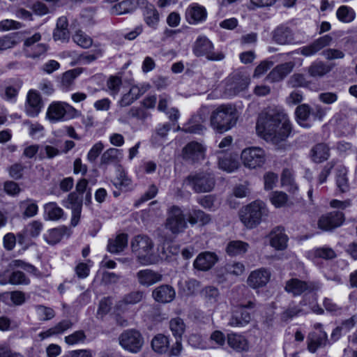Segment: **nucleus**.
Masks as SVG:
<instances>
[{"mask_svg":"<svg viewBox=\"0 0 357 357\" xmlns=\"http://www.w3.org/2000/svg\"><path fill=\"white\" fill-rule=\"evenodd\" d=\"M256 130L265 140L278 144L288 137L291 127L284 110L275 106L268 107L259 114Z\"/></svg>","mask_w":357,"mask_h":357,"instance_id":"nucleus-1","label":"nucleus"},{"mask_svg":"<svg viewBox=\"0 0 357 357\" xmlns=\"http://www.w3.org/2000/svg\"><path fill=\"white\" fill-rule=\"evenodd\" d=\"M238 119V113L231 104L218 106L211 115V125L219 132L228 131L234 127Z\"/></svg>","mask_w":357,"mask_h":357,"instance_id":"nucleus-2","label":"nucleus"},{"mask_svg":"<svg viewBox=\"0 0 357 357\" xmlns=\"http://www.w3.org/2000/svg\"><path fill=\"white\" fill-rule=\"evenodd\" d=\"M268 215L266 204L256 200L243 206L239 211V218L243 225L249 229L257 227Z\"/></svg>","mask_w":357,"mask_h":357,"instance_id":"nucleus-3","label":"nucleus"},{"mask_svg":"<svg viewBox=\"0 0 357 357\" xmlns=\"http://www.w3.org/2000/svg\"><path fill=\"white\" fill-rule=\"evenodd\" d=\"M153 245V241L146 235H137L131 241L132 252L142 265H150L155 263Z\"/></svg>","mask_w":357,"mask_h":357,"instance_id":"nucleus-4","label":"nucleus"},{"mask_svg":"<svg viewBox=\"0 0 357 357\" xmlns=\"http://www.w3.org/2000/svg\"><path fill=\"white\" fill-rule=\"evenodd\" d=\"M195 193H206L212 191L215 185V178L211 172L201 171L189 174L183 181Z\"/></svg>","mask_w":357,"mask_h":357,"instance_id":"nucleus-5","label":"nucleus"},{"mask_svg":"<svg viewBox=\"0 0 357 357\" xmlns=\"http://www.w3.org/2000/svg\"><path fill=\"white\" fill-rule=\"evenodd\" d=\"M80 112L65 102H53L47 110L46 117L52 123L65 121L78 117Z\"/></svg>","mask_w":357,"mask_h":357,"instance_id":"nucleus-6","label":"nucleus"},{"mask_svg":"<svg viewBox=\"0 0 357 357\" xmlns=\"http://www.w3.org/2000/svg\"><path fill=\"white\" fill-rule=\"evenodd\" d=\"M193 53L197 56H205L210 61H221L225 55L221 52H215L211 41L205 36H199L195 42Z\"/></svg>","mask_w":357,"mask_h":357,"instance_id":"nucleus-7","label":"nucleus"},{"mask_svg":"<svg viewBox=\"0 0 357 357\" xmlns=\"http://www.w3.org/2000/svg\"><path fill=\"white\" fill-rule=\"evenodd\" d=\"M241 157L244 166L249 169L262 167L266 160L265 151L262 149L256 146L243 149Z\"/></svg>","mask_w":357,"mask_h":357,"instance_id":"nucleus-8","label":"nucleus"},{"mask_svg":"<svg viewBox=\"0 0 357 357\" xmlns=\"http://www.w3.org/2000/svg\"><path fill=\"white\" fill-rule=\"evenodd\" d=\"M120 345L131 353L139 352L144 344V338L136 330H126L119 337Z\"/></svg>","mask_w":357,"mask_h":357,"instance_id":"nucleus-9","label":"nucleus"},{"mask_svg":"<svg viewBox=\"0 0 357 357\" xmlns=\"http://www.w3.org/2000/svg\"><path fill=\"white\" fill-rule=\"evenodd\" d=\"M165 227L174 234L183 232L187 227L183 211L178 206H172L166 220Z\"/></svg>","mask_w":357,"mask_h":357,"instance_id":"nucleus-10","label":"nucleus"},{"mask_svg":"<svg viewBox=\"0 0 357 357\" xmlns=\"http://www.w3.org/2000/svg\"><path fill=\"white\" fill-rule=\"evenodd\" d=\"M255 306V303L248 301L245 305H239L233 312L228 324L232 327H243L251 321V314L248 309Z\"/></svg>","mask_w":357,"mask_h":357,"instance_id":"nucleus-11","label":"nucleus"},{"mask_svg":"<svg viewBox=\"0 0 357 357\" xmlns=\"http://www.w3.org/2000/svg\"><path fill=\"white\" fill-rule=\"evenodd\" d=\"M250 84L249 77L241 73H234L226 81L225 93L230 96H235L247 89Z\"/></svg>","mask_w":357,"mask_h":357,"instance_id":"nucleus-12","label":"nucleus"},{"mask_svg":"<svg viewBox=\"0 0 357 357\" xmlns=\"http://www.w3.org/2000/svg\"><path fill=\"white\" fill-rule=\"evenodd\" d=\"M206 147L201 143L191 142L188 143L183 149L182 155L185 160L195 163L205 158Z\"/></svg>","mask_w":357,"mask_h":357,"instance_id":"nucleus-13","label":"nucleus"},{"mask_svg":"<svg viewBox=\"0 0 357 357\" xmlns=\"http://www.w3.org/2000/svg\"><path fill=\"white\" fill-rule=\"evenodd\" d=\"M344 215L340 211H333L322 215L318 221V227L324 231H330L342 225Z\"/></svg>","mask_w":357,"mask_h":357,"instance_id":"nucleus-14","label":"nucleus"},{"mask_svg":"<svg viewBox=\"0 0 357 357\" xmlns=\"http://www.w3.org/2000/svg\"><path fill=\"white\" fill-rule=\"evenodd\" d=\"M30 283V280L26 275L20 271H13L10 273L9 270L0 272V284L5 285L10 284L12 285H27Z\"/></svg>","mask_w":357,"mask_h":357,"instance_id":"nucleus-15","label":"nucleus"},{"mask_svg":"<svg viewBox=\"0 0 357 357\" xmlns=\"http://www.w3.org/2000/svg\"><path fill=\"white\" fill-rule=\"evenodd\" d=\"M332 41L333 38L327 34L316 39L311 44L301 47L298 51L303 56H311L323 48L329 46Z\"/></svg>","mask_w":357,"mask_h":357,"instance_id":"nucleus-16","label":"nucleus"},{"mask_svg":"<svg viewBox=\"0 0 357 357\" xmlns=\"http://www.w3.org/2000/svg\"><path fill=\"white\" fill-rule=\"evenodd\" d=\"M307 341L309 351L315 353L319 348L327 345L328 342V335L324 331H313L309 333Z\"/></svg>","mask_w":357,"mask_h":357,"instance_id":"nucleus-17","label":"nucleus"},{"mask_svg":"<svg viewBox=\"0 0 357 357\" xmlns=\"http://www.w3.org/2000/svg\"><path fill=\"white\" fill-rule=\"evenodd\" d=\"M312 282L301 280L298 278H291L286 282L285 290L294 296H300L303 293L313 289Z\"/></svg>","mask_w":357,"mask_h":357,"instance_id":"nucleus-18","label":"nucleus"},{"mask_svg":"<svg viewBox=\"0 0 357 357\" xmlns=\"http://www.w3.org/2000/svg\"><path fill=\"white\" fill-rule=\"evenodd\" d=\"M139 284L144 287L152 286L162 280V275L152 269L140 270L136 273Z\"/></svg>","mask_w":357,"mask_h":357,"instance_id":"nucleus-19","label":"nucleus"},{"mask_svg":"<svg viewBox=\"0 0 357 357\" xmlns=\"http://www.w3.org/2000/svg\"><path fill=\"white\" fill-rule=\"evenodd\" d=\"M271 273L266 268L257 269L250 274L248 284L253 289L264 287L269 281Z\"/></svg>","mask_w":357,"mask_h":357,"instance_id":"nucleus-20","label":"nucleus"},{"mask_svg":"<svg viewBox=\"0 0 357 357\" xmlns=\"http://www.w3.org/2000/svg\"><path fill=\"white\" fill-rule=\"evenodd\" d=\"M218 260V257L214 252H204L197 257L193 266L197 270L206 271L211 269Z\"/></svg>","mask_w":357,"mask_h":357,"instance_id":"nucleus-21","label":"nucleus"},{"mask_svg":"<svg viewBox=\"0 0 357 357\" xmlns=\"http://www.w3.org/2000/svg\"><path fill=\"white\" fill-rule=\"evenodd\" d=\"M207 16L206 8L196 3L190 4L185 10V18L190 24L204 21Z\"/></svg>","mask_w":357,"mask_h":357,"instance_id":"nucleus-22","label":"nucleus"},{"mask_svg":"<svg viewBox=\"0 0 357 357\" xmlns=\"http://www.w3.org/2000/svg\"><path fill=\"white\" fill-rule=\"evenodd\" d=\"M176 296L174 289L169 284H162L152 291V297L153 299L162 303H167L172 302Z\"/></svg>","mask_w":357,"mask_h":357,"instance_id":"nucleus-23","label":"nucleus"},{"mask_svg":"<svg viewBox=\"0 0 357 357\" xmlns=\"http://www.w3.org/2000/svg\"><path fill=\"white\" fill-rule=\"evenodd\" d=\"M71 229L66 226L53 228L47 231L43 236L45 241L50 245H55L61 241L63 237L71 235Z\"/></svg>","mask_w":357,"mask_h":357,"instance_id":"nucleus-24","label":"nucleus"},{"mask_svg":"<svg viewBox=\"0 0 357 357\" xmlns=\"http://www.w3.org/2000/svg\"><path fill=\"white\" fill-rule=\"evenodd\" d=\"M294 64L286 62L275 66L267 75L266 79L271 82H278L282 80L293 70Z\"/></svg>","mask_w":357,"mask_h":357,"instance_id":"nucleus-25","label":"nucleus"},{"mask_svg":"<svg viewBox=\"0 0 357 357\" xmlns=\"http://www.w3.org/2000/svg\"><path fill=\"white\" fill-rule=\"evenodd\" d=\"M26 100V111L27 114L32 117L38 116L43 107L40 95L36 91H30L27 95Z\"/></svg>","mask_w":357,"mask_h":357,"instance_id":"nucleus-26","label":"nucleus"},{"mask_svg":"<svg viewBox=\"0 0 357 357\" xmlns=\"http://www.w3.org/2000/svg\"><path fill=\"white\" fill-rule=\"evenodd\" d=\"M53 38L54 40H59L63 43L68 41L70 31L68 21L66 16H61L57 20L56 28L53 32Z\"/></svg>","mask_w":357,"mask_h":357,"instance_id":"nucleus-27","label":"nucleus"},{"mask_svg":"<svg viewBox=\"0 0 357 357\" xmlns=\"http://www.w3.org/2000/svg\"><path fill=\"white\" fill-rule=\"evenodd\" d=\"M288 237L280 227L274 229L270 234V244L278 250H283L287 246Z\"/></svg>","mask_w":357,"mask_h":357,"instance_id":"nucleus-28","label":"nucleus"},{"mask_svg":"<svg viewBox=\"0 0 357 357\" xmlns=\"http://www.w3.org/2000/svg\"><path fill=\"white\" fill-rule=\"evenodd\" d=\"M122 158L121 151L115 148H109L101 155L100 165L107 167L109 165H117Z\"/></svg>","mask_w":357,"mask_h":357,"instance_id":"nucleus-29","label":"nucleus"},{"mask_svg":"<svg viewBox=\"0 0 357 357\" xmlns=\"http://www.w3.org/2000/svg\"><path fill=\"white\" fill-rule=\"evenodd\" d=\"M44 218L46 220L58 221L64 217L63 210L56 202H49L43 206Z\"/></svg>","mask_w":357,"mask_h":357,"instance_id":"nucleus-30","label":"nucleus"},{"mask_svg":"<svg viewBox=\"0 0 357 357\" xmlns=\"http://www.w3.org/2000/svg\"><path fill=\"white\" fill-rule=\"evenodd\" d=\"M273 38L280 45L289 44L294 40L292 31L284 26H278L274 30Z\"/></svg>","mask_w":357,"mask_h":357,"instance_id":"nucleus-31","label":"nucleus"},{"mask_svg":"<svg viewBox=\"0 0 357 357\" xmlns=\"http://www.w3.org/2000/svg\"><path fill=\"white\" fill-rule=\"evenodd\" d=\"M227 343L230 347L238 352L246 351L249 349L247 339L239 334H229L227 335Z\"/></svg>","mask_w":357,"mask_h":357,"instance_id":"nucleus-32","label":"nucleus"},{"mask_svg":"<svg viewBox=\"0 0 357 357\" xmlns=\"http://www.w3.org/2000/svg\"><path fill=\"white\" fill-rule=\"evenodd\" d=\"M281 183L292 195L296 194L298 191V186L295 181L294 173L289 169L283 170L281 176Z\"/></svg>","mask_w":357,"mask_h":357,"instance_id":"nucleus-33","label":"nucleus"},{"mask_svg":"<svg viewBox=\"0 0 357 357\" xmlns=\"http://www.w3.org/2000/svg\"><path fill=\"white\" fill-rule=\"evenodd\" d=\"M143 16L144 22L149 27L153 29L157 28L160 20V16L154 6H146L144 9Z\"/></svg>","mask_w":357,"mask_h":357,"instance_id":"nucleus-34","label":"nucleus"},{"mask_svg":"<svg viewBox=\"0 0 357 357\" xmlns=\"http://www.w3.org/2000/svg\"><path fill=\"white\" fill-rule=\"evenodd\" d=\"M128 245V235L126 234H119L114 239L109 240L107 250L111 253H119L122 252Z\"/></svg>","mask_w":357,"mask_h":357,"instance_id":"nucleus-35","label":"nucleus"},{"mask_svg":"<svg viewBox=\"0 0 357 357\" xmlns=\"http://www.w3.org/2000/svg\"><path fill=\"white\" fill-rule=\"evenodd\" d=\"M332 68L323 61H314L308 67L307 72L312 77H322L328 74Z\"/></svg>","mask_w":357,"mask_h":357,"instance_id":"nucleus-36","label":"nucleus"},{"mask_svg":"<svg viewBox=\"0 0 357 357\" xmlns=\"http://www.w3.org/2000/svg\"><path fill=\"white\" fill-rule=\"evenodd\" d=\"M312 114L310 107L307 104L298 105L295 111L297 122L303 127L307 128L310 124L307 122Z\"/></svg>","mask_w":357,"mask_h":357,"instance_id":"nucleus-37","label":"nucleus"},{"mask_svg":"<svg viewBox=\"0 0 357 357\" xmlns=\"http://www.w3.org/2000/svg\"><path fill=\"white\" fill-rule=\"evenodd\" d=\"M169 346V338L163 334H158L152 339V349L158 354L166 353L168 351Z\"/></svg>","mask_w":357,"mask_h":357,"instance_id":"nucleus-38","label":"nucleus"},{"mask_svg":"<svg viewBox=\"0 0 357 357\" xmlns=\"http://www.w3.org/2000/svg\"><path fill=\"white\" fill-rule=\"evenodd\" d=\"M145 298V293L142 290H135L126 294L119 302L118 307L123 305H135L140 303Z\"/></svg>","mask_w":357,"mask_h":357,"instance_id":"nucleus-39","label":"nucleus"},{"mask_svg":"<svg viewBox=\"0 0 357 357\" xmlns=\"http://www.w3.org/2000/svg\"><path fill=\"white\" fill-rule=\"evenodd\" d=\"M312 158L315 162H321L329 157V148L324 143L317 144L312 149Z\"/></svg>","mask_w":357,"mask_h":357,"instance_id":"nucleus-40","label":"nucleus"},{"mask_svg":"<svg viewBox=\"0 0 357 357\" xmlns=\"http://www.w3.org/2000/svg\"><path fill=\"white\" fill-rule=\"evenodd\" d=\"M142 95L141 90L137 86H132L127 93H125L118 102L121 107L130 105L135 100L138 99Z\"/></svg>","mask_w":357,"mask_h":357,"instance_id":"nucleus-41","label":"nucleus"},{"mask_svg":"<svg viewBox=\"0 0 357 357\" xmlns=\"http://www.w3.org/2000/svg\"><path fill=\"white\" fill-rule=\"evenodd\" d=\"M22 86V81L20 79L15 78L11 79L10 84L5 87L3 98L7 100H14Z\"/></svg>","mask_w":357,"mask_h":357,"instance_id":"nucleus-42","label":"nucleus"},{"mask_svg":"<svg viewBox=\"0 0 357 357\" xmlns=\"http://www.w3.org/2000/svg\"><path fill=\"white\" fill-rule=\"evenodd\" d=\"M248 248L249 245L245 242L232 241L227 244L226 252L230 256H236L245 253Z\"/></svg>","mask_w":357,"mask_h":357,"instance_id":"nucleus-43","label":"nucleus"},{"mask_svg":"<svg viewBox=\"0 0 357 357\" xmlns=\"http://www.w3.org/2000/svg\"><path fill=\"white\" fill-rule=\"evenodd\" d=\"M62 204L64 207L71 211L82 210V197H79L76 192H70L67 197L62 201Z\"/></svg>","mask_w":357,"mask_h":357,"instance_id":"nucleus-44","label":"nucleus"},{"mask_svg":"<svg viewBox=\"0 0 357 357\" xmlns=\"http://www.w3.org/2000/svg\"><path fill=\"white\" fill-rule=\"evenodd\" d=\"M218 167L224 171L232 172L238 168V162L231 155L225 154L223 157H219Z\"/></svg>","mask_w":357,"mask_h":357,"instance_id":"nucleus-45","label":"nucleus"},{"mask_svg":"<svg viewBox=\"0 0 357 357\" xmlns=\"http://www.w3.org/2000/svg\"><path fill=\"white\" fill-rule=\"evenodd\" d=\"M337 19L344 23H349L352 22L356 17L354 9L347 6H341L336 12Z\"/></svg>","mask_w":357,"mask_h":357,"instance_id":"nucleus-46","label":"nucleus"},{"mask_svg":"<svg viewBox=\"0 0 357 357\" xmlns=\"http://www.w3.org/2000/svg\"><path fill=\"white\" fill-rule=\"evenodd\" d=\"M169 328L175 337L181 338L185 331V324L180 317L172 318L169 321Z\"/></svg>","mask_w":357,"mask_h":357,"instance_id":"nucleus-47","label":"nucleus"},{"mask_svg":"<svg viewBox=\"0 0 357 357\" xmlns=\"http://www.w3.org/2000/svg\"><path fill=\"white\" fill-rule=\"evenodd\" d=\"M288 200V195L282 191H273L270 195V201L275 208L285 206Z\"/></svg>","mask_w":357,"mask_h":357,"instance_id":"nucleus-48","label":"nucleus"},{"mask_svg":"<svg viewBox=\"0 0 357 357\" xmlns=\"http://www.w3.org/2000/svg\"><path fill=\"white\" fill-rule=\"evenodd\" d=\"M134 10V6L130 1H123L114 5L111 9L113 15H123L132 13Z\"/></svg>","mask_w":357,"mask_h":357,"instance_id":"nucleus-49","label":"nucleus"},{"mask_svg":"<svg viewBox=\"0 0 357 357\" xmlns=\"http://www.w3.org/2000/svg\"><path fill=\"white\" fill-rule=\"evenodd\" d=\"M20 268L33 275L38 274V270L34 266L21 259L12 260L8 264V268L10 270L15 271V268Z\"/></svg>","mask_w":357,"mask_h":357,"instance_id":"nucleus-50","label":"nucleus"},{"mask_svg":"<svg viewBox=\"0 0 357 357\" xmlns=\"http://www.w3.org/2000/svg\"><path fill=\"white\" fill-rule=\"evenodd\" d=\"M73 40L77 45L82 48H89L93 43L91 37L81 30H78L75 32L73 36Z\"/></svg>","mask_w":357,"mask_h":357,"instance_id":"nucleus-51","label":"nucleus"},{"mask_svg":"<svg viewBox=\"0 0 357 357\" xmlns=\"http://www.w3.org/2000/svg\"><path fill=\"white\" fill-rule=\"evenodd\" d=\"M201 294L206 301L211 304L217 303L220 297L219 290L216 287L212 286H208L204 288L202 290Z\"/></svg>","mask_w":357,"mask_h":357,"instance_id":"nucleus-52","label":"nucleus"},{"mask_svg":"<svg viewBox=\"0 0 357 357\" xmlns=\"http://www.w3.org/2000/svg\"><path fill=\"white\" fill-rule=\"evenodd\" d=\"M336 183L341 192H344L349 189L348 180L347 178V170L344 167H340L337 171Z\"/></svg>","mask_w":357,"mask_h":357,"instance_id":"nucleus-53","label":"nucleus"},{"mask_svg":"<svg viewBox=\"0 0 357 357\" xmlns=\"http://www.w3.org/2000/svg\"><path fill=\"white\" fill-rule=\"evenodd\" d=\"M122 81L121 77L118 76H110L107 82V86L109 93L112 96H115L120 91Z\"/></svg>","mask_w":357,"mask_h":357,"instance_id":"nucleus-54","label":"nucleus"},{"mask_svg":"<svg viewBox=\"0 0 357 357\" xmlns=\"http://www.w3.org/2000/svg\"><path fill=\"white\" fill-rule=\"evenodd\" d=\"M21 206L24 207L23 215L26 218L35 216L38 211V206L36 202L31 199H27L21 203Z\"/></svg>","mask_w":357,"mask_h":357,"instance_id":"nucleus-55","label":"nucleus"},{"mask_svg":"<svg viewBox=\"0 0 357 357\" xmlns=\"http://www.w3.org/2000/svg\"><path fill=\"white\" fill-rule=\"evenodd\" d=\"M43 229V224L39 220H33L29 223L26 228L25 231L32 238L38 236Z\"/></svg>","mask_w":357,"mask_h":357,"instance_id":"nucleus-56","label":"nucleus"},{"mask_svg":"<svg viewBox=\"0 0 357 357\" xmlns=\"http://www.w3.org/2000/svg\"><path fill=\"white\" fill-rule=\"evenodd\" d=\"M36 308L37 314L41 321L50 320L55 316L54 311L50 307L38 305Z\"/></svg>","mask_w":357,"mask_h":357,"instance_id":"nucleus-57","label":"nucleus"},{"mask_svg":"<svg viewBox=\"0 0 357 357\" xmlns=\"http://www.w3.org/2000/svg\"><path fill=\"white\" fill-rule=\"evenodd\" d=\"M65 342L69 345H73L84 342L86 335L83 331H77L65 337Z\"/></svg>","mask_w":357,"mask_h":357,"instance_id":"nucleus-58","label":"nucleus"},{"mask_svg":"<svg viewBox=\"0 0 357 357\" xmlns=\"http://www.w3.org/2000/svg\"><path fill=\"white\" fill-rule=\"evenodd\" d=\"M313 253L314 257L325 259H332L336 257L335 251L328 247L317 248L313 251Z\"/></svg>","mask_w":357,"mask_h":357,"instance_id":"nucleus-59","label":"nucleus"},{"mask_svg":"<svg viewBox=\"0 0 357 357\" xmlns=\"http://www.w3.org/2000/svg\"><path fill=\"white\" fill-rule=\"evenodd\" d=\"M17 43L14 34L7 35L0 38V51L12 48Z\"/></svg>","mask_w":357,"mask_h":357,"instance_id":"nucleus-60","label":"nucleus"},{"mask_svg":"<svg viewBox=\"0 0 357 357\" xmlns=\"http://www.w3.org/2000/svg\"><path fill=\"white\" fill-rule=\"evenodd\" d=\"M278 176L276 174L268 172L264 176V189L266 190H272L276 185Z\"/></svg>","mask_w":357,"mask_h":357,"instance_id":"nucleus-61","label":"nucleus"},{"mask_svg":"<svg viewBox=\"0 0 357 357\" xmlns=\"http://www.w3.org/2000/svg\"><path fill=\"white\" fill-rule=\"evenodd\" d=\"M104 149V145L101 142L96 143L89 150L87 154V160L90 162H94Z\"/></svg>","mask_w":357,"mask_h":357,"instance_id":"nucleus-62","label":"nucleus"},{"mask_svg":"<svg viewBox=\"0 0 357 357\" xmlns=\"http://www.w3.org/2000/svg\"><path fill=\"white\" fill-rule=\"evenodd\" d=\"M112 303L109 298H104L101 299L99 303V307L97 311V316L99 318L103 317L107 314L111 309Z\"/></svg>","mask_w":357,"mask_h":357,"instance_id":"nucleus-63","label":"nucleus"},{"mask_svg":"<svg viewBox=\"0 0 357 357\" xmlns=\"http://www.w3.org/2000/svg\"><path fill=\"white\" fill-rule=\"evenodd\" d=\"M24 169V167L22 164L15 163L11 165L8 171L11 178L18 180L22 177Z\"/></svg>","mask_w":357,"mask_h":357,"instance_id":"nucleus-64","label":"nucleus"}]
</instances>
